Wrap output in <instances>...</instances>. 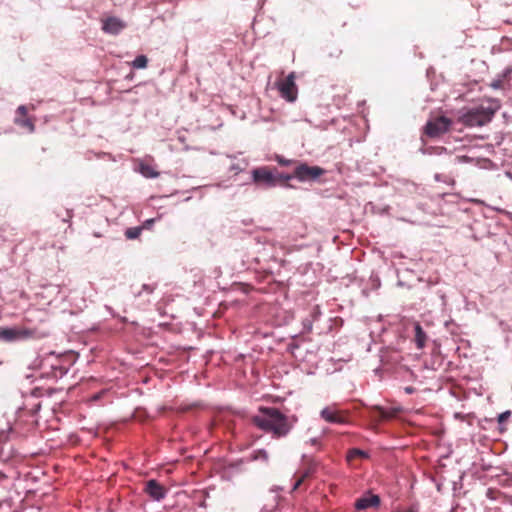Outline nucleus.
Instances as JSON below:
<instances>
[{"instance_id":"obj_28","label":"nucleus","mask_w":512,"mask_h":512,"mask_svg":"<svg viewBox=\"0 0 512 512\" xmlns=\"http://www.w3.org/2000/svg\"><path fill=\"white\" fill-rule=\"evenodd\" d=\"M249 178L256 183V168H252L248 172Z\"/></svg>"},{"instance_id":"obj_2","label":"nucleus","mask_w":512,"mask_h":512,"mask_svg":"<svg viewBox=\"0 0 512 512\" xmlns=\"http://www.w3.org/2000/svg\"><path fill=\"white\" fill-rule=\"evenodd\" d=\"M489 105L469 109L459 117V121L468 127L483 126L489 123L495 113L500 109L501 104L497 99H488Z\"/></svg>"},{"instance_id":"obj_25","label":"nucleus","mask_w":512,"mask_h":512,"mask_svg":"<svg viewBox=\"0 0 512 512\" xmlns=\"http://www.w3.org/2000/svg\"><path fill=\"white\" fill-rule=\"evenodd\" d=\"M155 290V285L150 284H143L142 285V291L146 292L147 294H152Z\"/></svg>"},{"instance_id":"obj_14","label":"nucleus","mask_w":512,"mask_h":512,"mask_svg":"<svg viewBox=\"0 0 512 512\" xmlns=\"http://www.w3.org/2000/svg\"><path fill=\"white\" fill-rule=\"evenodd\" d=\"M109 395H110V390L109 389H102L99 392L91 395L89 397V399L87 400V402L90 405H94V404H101V405H103L105 403L111 402V399L107 398Z\"/></svg>"},{"instance_id":"obj_3","label":"nucleus","mask_w":512,"mask_h":512,"mask_svg":"<svg viewBox=\"0 0 512 512\" xmlns=\"http://www.w3.org/2000/svg\"><path fill=\"white\" fill-rule=\"evenodd\" d=\"M69 370V363L62 355H57L54 352L44 356L39 364L40 376L50 379H59L67 374Z\"/></svg>"},{"instance_id":"obj_4","label":"nucleus","mask_w":512,"mask_h":512,"mask_svg":"<svg viewBox=\"0 0 512 512\" xmlns=\"http://www.w3.org/2000/svg\"><path fill=\"white\" fill-rule=\"evenodd\" d=\"M452 121L445 116H438L430 119L425 125V134L431 138L439 137L447 132Z\"/></svg>"},{"instance_id":"obj_34","label":"nucleus","mask_w":512,"mask_h":512,"mask_svg":"<svg viewBox=\"0 0 512 512\" xmlns=\"http://www.w3.org/2000/svg\"><path fill=\"white\" fill-rule=\"evenodd\" d=\"M251 457H252L253 459H256V453H255V452H253V453L251 454Z\"/></svg>"},{"instance_id":"obj_18","label":"nucleus","mask_w":512,"mask_h":512,"mask_svg":"<svg viewBox=\"0 0 512 512\" xmlns=\"http://www.w3.org/2000/svg\"><path fill=\"white\" fill-rule=\"evenodd\" d=\"M15 123L21 127L27 128L30 132H33L35 129L34 122L31 118L26 117H16Z\"/></svg>"},{"instance_id":"obj_21","label":"nucleus","mask_w":512,"mask_h":512,"mask_svg":"<svg viewBox=\"0 0 512 512\" xmlns=\"http://www.w3.org/2000/svg\"><path fill=\"white\" fill-rule=\"evenodd\" d=\"M141 232H142V227H140V226L130 227V228L126 229L125 236L127 239L134 240V239H137L141 235Z\"/></svg>"},{"instance_id":"obj_10","label":"nucleus","mask_w":512,"mask_h":512,"mask_svg":"<svg viewBox=\"0 0 512 512\" xmlns=\"http://www.w3.org/2000/svg\"><path fill=\"white\" fill-rule=\"evenodd\" d=\"M125 27V22L114 16L102 21V30L107 34L118 35Z\"/></svg>"},{"instance_id":"obj_20","label":"nucleus","mask_w":512,"mask_h":512,"mask_svg":"<svg viewBox=\"0 0 512 512\" xmlns=\"http://www.w3.org/2000/svg\"><path fill=\"white\" fill-rule=\"evenodd\" d=\"M148 65V58L145 55H138L131 63L134 69H144Z\"/></svg>"},{"instance_id":"obj_37","label":"nucleus","mask_w":512,"mask_h":512,"mask_svg":"<svg viewBox=\"0 0 512 512\" xmlns=\"http://www.w3.org/2000/svg\"><path fill=\"white\" fill-rule=\"evenodd\" d=\"M252 421H253L254 423H256V417H253V418H252Z\"/></svg>"},{"instance_id":"obj_22","label":"nucleus","mask_w":512,"mask_h":512,"mask_svg":"<svg viewBox=\"0 0 512 512\" xmlns=\"http://www.w3.org/2000/svg\"><path fill=\"white\" fill-rule=\"evenodd\" d=\"M273 175L268 168H258V181H272Z\"/></svg>"},{"instance_id":"obj_5","label":"nucleus","mask_w":512,"mask_h":512,"mask_svg":"<svg viewBox=\"0 0 512 512\" xmlns=\"http://www.w3.org/2000/svg\"><path fill=\"white\" fill-rule=\"evenodd\" d=\"M33 331L26 328L3 327L0 328V340L3 342H16L28 339L32 336Z\"/></svg>"},{"instance_id":"obj_9","label":"nucleus","mask_w":512,"mask_h":512,"mask_svg":"<svg viewBox=\"0 0 512 512\" xmlns=\"http://www.w3.org/2000/svg\"><path fill=\"white\" fill-rule=\"evenodd\" d=\"M144 492L154 501H161L166 497L167 490L155 479L145 483Z\"/></svg>"},{"instance_id":"obj_29","label":"nucleus","mask_w":512,"mask_h":512,"mask_svg":"<svg viewBox=\"0 0 512 512\" xmlns=\"http://www.w3.org/2000/svg\"><path fill=\"white\" fill-rule=\"evenodd\" d=\"M262 459L264 461L268 460V455L264 450H258V460Z\"/></svg>"},{"instance_id":"obj_15","label":"nucleus","mask_w":512,"mask_h":512,"mask_svg":"<svg viewBox=\"0 0 512 512\" xmlns=\"http://www.w3.org/2000/svg\"><path fill=\"white\" fill-rule=\"evenodd\" d=\"M248 162L244 157H235V161L230 165V172H233L234 175L239 173H244L247 171Z\"/></svg>"},{"instance_id":"obj_36","label":"nucleus","mask_w":512,"mask_h":512,"mask_svg":"<svg viewBox=\"0 0 512 512\" xmlns=\"http://www.w3.org/2000/svg\"><path fill=\"white\" fill-rule=\"evenodd\" d=\"M315 310H316L315 313L318 314L319 313V307H316Z\"/></svg>"},{"instance_id":"obj_16","label":"nucleus","mask_w":512,"mask_h":512,"mask_svg":"<svg viewBox=\"0 0 512 512\" xmlns=\"http://www.w3.org/2000/svg\"><path fill=\"white\" fill-rule=\"evenodd\" d=\"M414 331H415L414 341L416 343V346L418 349H422L426 345L427 335L423 331V329L419 323L415 324Z\"/></svg>"},{"instance_id":"obj_6","label":"nucleus","mask_w":512,"mask_h":512,"mask_svg":"<svg viewBox=\"0 0 512 512\" xmlns=\"http://www.w3.org/2000/svg\"><path fill=\"white\" fill-rule=\"evenodd\" d=\"M278 90L280 95L289 102H293L297 98L298 90L295 84L294 73L289 74L278 82Z\"/></svg>"},{"instance_id":"obj_1","label":"nucleus","mask_w":512,"mask_h":512,"mask_svg":"<svg viewBox=\"0 0 512 512\" xmlns=\"http://www.w3.org/2000/svg\"><path fill=\"white\" fill-rule=\"evenodd\" d=\"M258 428L272 432L276 437H283L289 433L292 424L288 421V418L277 409L261 408L260 414L258 415Z\"/></svg>"},{"instance_id":"obj_24","label":"nucleus","mask_w":512,"mask_h":512,"mask_svg":"<svg viewBox=\"0 0 512 512\" xmlns=\"http://www.w3.org/2000/svg\"><path fill=\"white\" fill-rule=\"evenodd\" d=\"M511 415V412L510 411H505L503 413H501L499 416H498V422L501 424V423H504Z\"/></svg>"},{"instance_id":"obj_23","label":"nucleus","mask_w":512,"mask_h":512,"mask_svg":"<svg viewBox=\"0 0 512 512\" xmlns=\"http://www.w3.org/2000/svg\"><path fill=\"white\" fill-rule=\"evenodd\" d=\"M17 116L16 117H26L27 116V108L26 106L24 105H20L18 108H17Z\"/></svg>"},{"instance_id":"obj_12","label":"nucleus","mask_w":512,"mask_h":512,"mask_svg":"<svg viewBox=\"0 0 512 512\" xmlns=\"http://www.w3.org/2000/svg\"><path fill=\"white\" fill-rule=\"evenodd\" d=\"M315 472V465L310 463L303 471H299L294 475L295 483L293 490H297L304 483V481L310 478Z\"/></svg>"},{"instance_id":"obj_8","label":"nucleus","mask_w":512,"mask_h":512,"mask_svg":"<svg viewBox=\"0 0 512 512\" xmlns=\"http://www.w3.org/2000/svg\"><path fill=\"white\" fill-rule=\"evenodd\" d=\"M348 415L347 411L338 410L334 406H327L321 410L320 416L328 423L335 424H346L348 423Z\"/></svg>"},{"instance_id":"obj_32","label":"nucleus","mask_w":512,"mask_h":512,"mask_svg":"<svg viewBox=\"0 0 512 512\" xmlns=\"http://www.w3.org/2000/svg\"><path fill=\"white\" fill-rule=\"evenodd\" d=\"M5 479V475L0 473V483Z\"/></svg>"},{"instance_id":"obj_31","label":"nucleus","mask_w":512,"mask_h":512,"mask_svg":"<svg viewBox=\"0 0 512 512\" xmlns=\"http://www.w3.org/2000/svg\"><path fill=\"white\" fill-rule=\"evenodd\" d=\"M279 163L282 164V165H288L290 163V161L279 160Z\"/></svg>"},{"instance_id":"obj_33","label":"nucleus","mask_w":512,"mask_h":512,"mask_svg":"<svg viewBox=\"0 0 512 512\" xmlns=\"http://www.w3.org/2000/svg\"><path fill=\"white\" fill-rule=\"evenodd\" d=\"M141 293H142V291H139V292L135 293V296L139 297L141 295Z\"/></svg>"},{"instance_id":"obj_27","label":"nucleus","mask_w":512,"mask_h":512,"mask_svg":"<svg viewBox=\"0 0 512 512\" xmlns=\"http://www.w3.org/2000/svg\"><path fill=\"white\" fill-rule=\"evenodd\" d=\"M65 213H66V217H65V218H63V221H64V222H70V220H71V219H72V217H73V211H72V210H70V209H66V210H65Z\"/></svg>"},{"instance_id":"obj_17","label":"nucleus","mask_w":512,"mask_h":512,"mask_svg":"<svg viewBox=\"0 0 512 512\" xmlns=\"http://www.w3.org/2000/svg\"><path fill=\"white\" fill-rule=\"evenodd\" d=\"M368 457H369V455L367 452H365L361 449H358V448H352V449L348 450L346 459L348 462H351L356 458H368Z\"/></svg>"},{"instance_id":"obj_13","label":"nucleus","mask_w":512,"mask_h":512,"mask_svg":"<svg viewBox=\"0 0 512 512\" xmlns=\"http://www.w3.org/2000/svg\"><path fill=\"white\" fill-rule=\"evenodd\" d=\"M380 505V497L378 495H371L369 497H361L356 500L355 507L358 510H364L369 507H378Z\"/></svg>"},{"instance_id":"obj_11","label":"nucleus","mask_w":512,"mask_h":512,"mask_svg":"<svg viewBox=\"0 0 512 512\" xmlns=\"http://www.w3.org/2000/svg\"><path fill=\"white\" fill-rule=\"evenodd\" d=\"M372 412H376L378 414V420L384 421V420H391L396 418L401 412V407H390V408H384L378 405H375L371 407Z\"/></svg>"},{"instance_id":"obj_35","label":"nucleus","mask_w":512,"mask_h":512,"mask_svg":"<svg viewBox=\"0 0 512 512\" xmlns=\"http://www.w3.org/2000/svg\"><path fill=\"white\" fill-rule=\"evenodd\" d=\"M255 22H256V17H254V18L252 19V25H254V24H255Z\"/></svg>"},{"instance_id":"obj_30","label":"nucleus","mask_w":512,"mask_h":512,"mask_svg":"<svg viewBox=\"0 0 512 512\" xmlns=\"http://www.w3.org/2000/svg\"><path fill=\"white\" fill-rule=\"evenodd\" d=\"M405 392L408 393V394H411L414 392V388L413 387H406L405 388Z\"/></svg>"},{"instance_id":"obj_26","label":"nucleus","mask_w":512,"mask_h":512,"mask_svg":"<svg viewBox=\"0 0 512 512\" xmlns=\"http://www.w3.org/2000/svg\"><path fill=\"white\" fill-rule=\"evenodd\" d=\"M490 86L493 89H501L503 87V81L502 80H495L491 82Z\"/></svg>"},{"instance_id":"obj_7","label":"nucleus","mask_w":512,"mask_h":512,"mask_svg":"<svg viewBox=\"0 0 512 512\" xmlns=\"http://www.w3.org/2000/svg\"><path fill=\"white\" fill-rule=\"evenodd\" d=\"M324 174V169L318 166H309L307 164H300L294 170L293 176L300 181L315 180Z\"/></svg>"},{"instance_id":"obj_19","label":"nucleus","mask_w":512,"mask_h":512,"mask_svg":"<svg viewBox=\"0 0 512 512\" xmlns=\"http://www.w3.org/2000/svg\"><path fill=\"white\" fill-rule=\"evenodd\" d=\"M140 173L146 178H156L159 175V173L149 164H141Z\"/></svg>"}]
</instances>
